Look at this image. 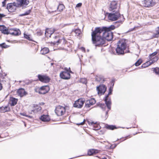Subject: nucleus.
I'll list each match as a JSON object with an SVG mask.
<instances>
[{
    "mask_svg": "<svg viewBox=\"0 0 159 159\" xmlns=\"http://www.w3.org/2000/svg\"><path fill=\"white\" fill-rule=\"evenodd\" d=\"M55 39L56 41L53 42L54 45H58L59 44H61V45H64L66 43L65 39L63 37H59L58 36H55Z\"/></svg>",
    "mask_w": 159,
    "mask_h": 159,
    "instance_id": "obj_5",
    "label": "nucleus"
},
{
    "mask_svg": "<svg viewBox=\"0 0 159 159\" xmlns=\"http://www.w3.org/2000/svg\"><path fill=\"white\" fill-rule=\"evenodd\" d=\"M9 33V34L15 36L19 35L20 34V31L19 29L15 30H10Z\"/></svg>",
    "mask_w": 159,
    "mask_h": 159,
    "instance_id": "obj_19",
    "label": "nucleus"
},
{
    "mask_svg": "<svg viewBox=\"0 0 159 159\" xmlns=\"http://www.w3.org/2000/svg\"><path fill=\"white\" fill-rule=\"evenodd\" d=\"M25 93L24 89H20L17 91V93L20 97L23 96L25 95Z\"/></svg>",
    "mask_w": 159,
    "mask_h": 159,
    "instance_id": "obj_25",
    "label": "nucleus"
},
{
    "mask_svg": "<svg viewBox=\"0 0 159 159\" xmlns=\"http://www.w3.org/2000/svg\"><path fill=\"white\" fill-rule=\"evenodd\" d=\"M85 121V120H84V121L82 122L79 123V124H77V125H83L84 124Z\"/></svg>",
    "mask_w": 159,
    "mask_h": 159,
    "instance_id": "obj_39",
    "label": "nucleus"
},
{
    "mask_svg": "<svg viewBox=\"0 0 159 159\" xmlns=\"http://www.w3.org/2000/svg\"><path fill=\"white\" fill-rule=\"evenodd\" d=\"M143 5L144 7H148L152 6L154 5L152 0H145L144 1Z\"/></svg>",
    "mask_w": 159,
    "mask_h": 159,
    "instance_id": "obj_18",
    "label": "nucleus"
},
{
    "mask_svg": "<svg viewBox=\"0 0 159 159\" xmlns=\"http://www.w3.org/2000/svg\"><path fill=\"white\" fill-rule=\"evenodd\" d=\"M40 119L43 121L48 122L50 120V118L49 116L48 115H43L42 116Z\"/></svg>",
    "mask_w": 159,
    "mask_h": 159,
    "instance_id": "obj_22",
    "label": "nucleus"
},
{
    "mask_svg": "<svg viewBox=\"0 0 159 159\" xmlns=\"http://www.w3.org/2000/svg\"><path fill=\"white\" fill-rule=\"evenodd\" d=\"M84 101L82 99H79L74 104V107L78 108H81L83 106Z\"/></svg>",
    "mask_w": 159,
    "mask_h": 159,
    "instance_id": "obj_13",
    "label": "nucleus"
},
{
    "mask_svg": "<svg viewBox=\"0 0 159 159\" xmlns=\"http://www.w3.org/2000/svg\"><path fill=\"white\" fill-rule=\"evenodd\" d=\"M64 8V6L63 4H59L57 7V9L59 11H61L63 10Z\"/></svg>",
    "mask_w": 159,
    "mask_h": 159,
    "instance_id": "obj_29",
    "label": "nucleus"
},
{
    "mask_svg": "<svg viewBox=\"0 0 159 159\" xmlns=\"http://www.w3.org/2000/svg\"><path fill=\"white\" fill-rule=\"evenodd\" d=\"M42 34V33H40V34H39V35H41Z\"/></svg>",
    "mask_w": 159,
    "mask_h": 159,
    "instance_id": "obj_49",
    "label": "nucleus"
},
{
    "mask_svg": "<svg viewBox=\"0 0 159 159\" xmlns=\"http://www.w3.org/2000/svg\"><path fill=\"white\" fill-rule=\"evenodd\" d=\"M75 32L76 35L78 36L80 34L81 32L79 29H76L75 31Z\"/></svg>",
    "mask_w": 159,
    "mask_h": 159,
    "instance_id": "obj_34",
    "label": "nucleus"
},
{
    "mask_svg": "<svg viewBox=\"0 0 159 159\" xmlns=\"http://www.w3.org/2000/svg\"><path fill=\"white\" fill-rule=\"evenodd\" d=\"M112 88L110 87L109 89V93L105 97V101L106 104V106L107 107L108 110L106 112V115H107L108 111L111 109V98L109 97V96L112 94Z\"/></svg>",
    "mask_w": 159,
    "mask_h": 159,
    "instance_id": "obj_3",
    "label": "nucleus"
},
{
    "mask_svg": "<svg viewBox=\"0 0 159 159\" xmlns=\"http://www.w3.org/2000/svg\"><path fill=\"white\" fill-rule=\"evenodd\" d=\"M97 150L94 149H90L88 151V154L89 156H91L96 153Z\"/></svg>",
    "mask_w": 159,
    "mask_h": 159,
    "instance_id": "obj_28",
    "label": "nucleus"
},
{
    "mask_svg": "<svg viewBox=\"0 0 159 159\" xmlns=\"http://www.w3.org/2000/svg\"><path fill=\"white\" fill-rule=\"evenodd\" d=\"M69 69L70 70V72H71V73H72V72L70 70V68H69Z\"/></svg>",
    "mask_w": 159,
    "mask_h": 159,
    "instance_id": "obj_48",
    "label": "nucleus"
},
{
    "mask_svg": "<svg viewBox=\"0 0 159 159\" xmlns=\"http://www.w3.org/2000/svg\"><path fill=\"white\" fill-rule=\"evenodd\" d=\"M19 5L21 6L23 5H27L29 3L28 0H16Z\"/></svg>",
    "mask_w": 159,
    "mask_h": 159,
    "instance_id": "obj_20",
    "label": "nucleus"
},
{
    "mask_svg": "<svg viewBox=\"0 0 159 159\" xmlns=\"http://www.w3.org/2000/svg\"><path fill=\"white\" fill-rule=\"evenodd\" d=\"M134 28H133V29H131L130 30H129V31H132L133 30H134Z\"/></svg>",
    "mask_w": 159,
    "mask_h": 159,
    "instance_id": "obj_45",
    "label": "nucleus"
},
{
    "mask_svg": "<svg viewBox=\"0 0 159 159\" xmlns=\"http://www.w3.org/2000/svg\"><path fill=\"white\" fill-rule=\"evenodd\" d=\"M2 84L0 83V91L2 89Z\"/></svg>",
    "mask_w": 159,
    "mask_h": 159,
    "instance_id": "obj_43",
    "label": "nucleus"
},
{
    "mask_svg": "<svg viewBox=\"0 0 159 159\" xmlns=\"http://www.w3.org/2000/svg\"><path fill=\"white\" fill-rule=\"evenodd\" d=\"M106 86L103 84L100 85L97 88L98 94L100 95L104 94L106 91Z\"/></svg>",
    "mask_w": 159,
    "mask_h": 159,
    "instance_id": "obj_10",
    "label": "nucleus"
},
{
    "mask_svg": "<svg viewBox=\"0 0 159 159\" xmlns=\"http://www.w3.org/2000/svg\"><path fill=\"white\" fill-rule=\"evenodd\" d=\"M80 81L83 83L86 84L87 83V80L85 78L81 79H80Z\"/></svg>",
    "mask_w": 159,
    "mask_h": 159,
    "instance_id": "obj_36",
    "label": "nucleus"
},
{
    "mask_svg": "<svg viewBox=\"0 0 159 159\" xmlns=\"http://www.w3.org/2000/svg\"><path fill=\"white\" fill-rule=\"evenodd\" d=\"M38 77L39 80L43 83H48L50 80V78L45 75H38Z\"/></svg>",
    "mask_w": 159,
    "mask_h": 159,
    "instance_id": "obj_9",
    "label": "nucleus"
},
{
    "mask_svg": "<svg viewBox=\"0 0 159 159\" xmlns=\"http://www.w3.org/2000/svg\"><path fill=\"white\" fill-rule=\"evenodd\" d=\"M102 159H107L106 158H102Z\"/></svg>",
    "mask_w": 159,
    "mask_h": 159,
    "instance_id": "obj_50",
    "label": "nucleus"
},
{
    "mask_svg": "<svg viewBox=\"0 0 159 159\" xmlns=\"http://www.w3.org/2000/svg\"><path fill=\"white\" fill-rule=\"evenodd\" d=\"M115 29L113 25L108 28L98 27L92 33V39L93 43L95 46L101 47L104 45L106 40L109 41L113 38V33L111 30Z\"/></svg>",
    "mask_w": 159,
    "mask_h": 159,
    "instance_id": "obj_1",
    "label": "nucleus"
},
{
    "mask_svg": "<svg viewBox=\"0 0 159 159\" xmlns=\"http://www.w3.org/2000/svg\"><path fill=\"white\" fill-rule=\"evenodd\" d=\"M100 107L102 108V109H105L106 106L104 104H100Z\"/></svg>",
    "mask_w": 159,
    "mask_h": 159,
    "instance_id": "obj_37",
    "label": "nucleus"
},
{
    "mask_svg": "<svg viewBox=\"0 0 159 159\" xmlns=\"http://www.w3.org/2000/svg\"><path fill=\"white\" fill-rule=\"evenodd\" d=\"M40 105H43L44 104V103L43 102H42V103H40Z\"/></svg>",
    "mask_w": 159,
    "mask_h": 159,
    "instance_id": "obj_46",
    "label": "nucleus"
},
{
    "mask_svg": "<svg viewBox=\"0 0 159 159\" xmlns=\"http://www.w3.org/2000/svg\"><path fill=\"white\" fill-rule=\"evenodd\" d=\"M1 111L2 112H5L9 111L10 110V107L8 106H2L0 108Z\"/></svg>",
    "mask_w": 159,
    "mask_h": 159,
    "instance_id": "obj_23",
    "label": "nucleus"
},
{
    "mask_svg": "<svg viewBox=\"0 0 159 159\" xmlns=\"http://www.w3.org/2000/svg\"><path fill=\"white\" fill-rule=\"evenodd\" d=\"M52 64H53V63H51V65H52Z\"/></svg>",
    "mask_w": 159,
    "mask_h": 159,
    "instance_id": "obj_51",
    "label": "nucleus"
},
{
    "mask_svg": "<svg viewBox=\"0 0 159 159\" xmlns=\"http://www.w3.org/2000/svg\"><path fill=\"white\" fill-rule=\"evenodd\" d=\"M142 61L140 60H139L137 61L135 63V65L136 66H138L141 64Z\"/></svg>",
    "mask_w": 159,
    "mask_h": 159,
    "instance_id": "obj_35",
    "label": "nucleus"
},
{
    "mask_svg": "<svg viewBox=\"0 0 159 159\" xmlns=\"http://www.w3.org/2000/svg\"><path fill=\"white\" fill-rule=\"evenodd\" d=\"M31 11L30 10H28L25 11L24 13L22 14H20L19 15V16H24L27 15H29L31 12Z\"/></svg>",
    "mask_w": 159,
    "mask_h": 159,
    "instance_id": "obj_30",
    "label": "nucleus"
},
{
    "mask_svg": "<svg viewBox=\"0 0 159 159\" xmlns=\"http://www.w3.org/2000/svg\"><path fill=\"white\" fill-rule=\"evenodd\" d=\"M35 91L39 93V94H44L47 93L49 90L48 86L45 85L43 86L40 88H37L35 89Z\"/></svg>",
    "mask_w": 159,
    "mask_h": 159,
    "instance_id": "obj_6",
    "label": "nucleus"
},
{
    "mask_svg": "<svg viewBox=\"0 0 159 159\" xmlns=\"http://www.w3.org/2000/svg\"><path fill=\"white\" fill-rule=\"evenodd\" d=\"M156 33H154L153 37L155 38H157L159 36V27H157L156 29Z\"/></svg>",
    "mask_w": 159,
    "mask_h": 159,
    "instance_id": "obj_27",
    "label": "nucleus"
},
{
    "mask_svg": "<svg viewBox=\"0 0 159 159\" xmlns=\"http://www.w3.org/2000/svg\"><path fill=\"white\" fill-rule=\"evenodd\" d=\"M0 47L2 48H7L9 47V46L6 44L5 43H3L2 44H0Z\"/></svg>",
    "mask_w": 159,
    "mask_h": 159,
    "instance_id": "obj_33",
    "label": "nucleus"
},
{
    "mask_svg": "<svg viewBox=\"0 0 159 159\" xmlns=\"http://www.w3.org/2000/svg\"><path fill=\"white\" fill-rule=\"evenodd\" d=\"M66 112V109L65 107L61 106H58L56 107L55 112L57 116H60L63 115Z\"/></svg>",
    "mask_w": 159,
    "mask_h": 159,
    "instance_id": "obj_7",
    "label": "nucleus"
},
{
    "mask_svg": "<svg viewBox=\"0 0 159 159\" xmlns=\"http://www.w3.org/2000/svg\"><path fill=\"white\" fill-rule=\"evenodd\" d=\"M126 48V43L124 39L120 40L117 43L116 49V53L118 55L124 54V51Z\"/></svg>",
    "mask_w": 159,
    "mask_h": 159,
    "instance_id": "obj_2",
    "label": "nucleus"
},
{
    "mask_svg": "<svg viewBox=\"0 0 159 159\" xmlns=\"http://www.w3.org/2000/svg\"><path fill=\"white\" fill-rule=\"evenodd\" d=\"M49 52V49L47 48H44L41 49L40 53L44 55L48 53Z\"/></svg>",
    "mask_w": 159,
    "mask_h": 159,
    "instance_id": "obj_26",
    "label": "nucleus"
},
{
    "mask_svg": "<svg viewBox=\"0 0 159 159\" xmlns=\"http://www.w3.org/2000/svg\"><path fill=\"white\" fill-rule=\"evenodd\" d=\"M0 30L4 34H8L10 32V30H8L7 27L3 25H0Z\"/></svg>",
    "mask_w": 159,
    "mask_h": 159,
    "instance_id": "obj_17",
    "label": "nucleus"
},
{
    "mask_svg": "<svg viewBox=\"0 0 159 159\" xmlns=\"http://www.w3.org/2000/svg\"><path fill=\"white\" fill-rule=\"evenodd\" d=\"M96 80H97V81H100V80H98V78H97V79H96Z\"/></svg>",
    "mask_w": 159,
    "mask_h": 159,
    "instance_id": "obj_47",
    "label": "nucleus"
},
{
    "mask_svg": "<svg viewBox=\"0 0 159 159\" xmlns=\"http://www.w3.org/2000/svg\"><path fill=\"white\" fill-rule=\"evenodd\" d=\"M5 16L3 14H0V19H1L2 17L4 16Z\"/></svg>",
    "mask_w": 159,
    "mask_h": 159,
    "instance_id": "obj_41",
    "label": "nucleus"
},
{
    "mask_svg": "<svg viewBox=\"0 0 159 159\" xmlns=\"http://www.w3.org/2000/svg\"><path fill=\"white\" fill-rule=\"evenodd\" d=\"M34 108L32 110V111L34 113H36L39 111L41 109V107L37 105H34Z\"/></svg>",
    "mask_w": 159,
    "mask_h": 159,
    "instance_id": "obj_24",
    "label": "nucleus"
},
{
    "mask_svg": "<svg viewBox=\"0 0 159 159\" xmlns=\"http://www.w3.org/2000/svg\"><path fill=\"white\" fill-rule=\"evenodd\" d=\"M17 101V100L16 98H11L10 100L9 104L11 106H13L16 104Z\"/></svg>",
    "mask_w": 159,
    "mask_h": 159,
    "instance_id": "obj_21",
    "label": "nucleus"
},
{
    "mask_svg": "<svg viewBox=\"0 0 159 159\" xmlns=\"http://www.w3.org/2000/svg\"><path fill=\"white\" fill-rule=\"evenodd\" d=\"M107 14L108 15V19L113 21L117 20L120 16V14L118 11H117L115 13H107Z\"/></svg>",
    "mask_w": 159,
    "mask_h": 159,
    "instance_id": "obj_4",
    "label": "nucleus"
},
{
    "mask_svg": "<svg viewBox=\"0 0 159 159\" xmlns=\"http://www.w3.org/2000/svg\"><path fill=\"white\" fill-rule=\"evenodd\" d=\"M6 2L4 1L2 2V7H4L5 6V5L6 4L5 3Z\"/></svg>",
    "mask_w": 159,
    "mask_h": 159,
    "instance_id": "obj_42",
    "label": "nucleus"
},
{
    "mask_svg": "<svg viewBox=\"0 0 159 159\" xmlns=\"http://www.w3.org/2000/svg\"><path fill=\"white\" fill-rule=\"evenodd\" d=\"M18 7H19V4L16 2L8 3L7 5V9L9 12H13Z\"/></svg>",
    "mask_w": 159,
    "mask_h": 159,
    "instance_id": "obj_8",
    "label": "nucleus"
},
{
    "mask_svg": "<svg viewBox=\"0 0 159 159\" xmlns=\"http://www.w3.org/2000/svg\"><path fill=\"white\" fill-rule=\"evenodd\" d=\"M117 6V2L116 1H111L109 5L108 8L109 10L111 11L114 12L115 9H116Z\"/></svg>",
    "mask_w": 159,
    "mask_h": 159,
    "instance_id": "obj_12",
    "label": "nucleus"
},
{
    "mask_svg": "<svg viewBox=\"0 0 159 159\" xmlns=\"http://www.w3.org/2000/svg\"><path fill=\"white\" fill-rule=\"evenodd\" d=\"M152 59H155V60H153V61L152 60H150L148 61L146 63L143 64L141 66V67L142 68H145L148 66L150 65L151 64L153 63L154 62L153 61H156L158 60L157 58L156 57H154L152 58Z\"/></svg>",
    "mask_w": 159,
    "mask_h": 159,
    "instance_id": "obj_15",
    "label": "nucleus"
},
{
    "mask_svg": "<svg viewBox=\"0 0 159 159\" xmlns=\"http://www.w3.org/2000/svg\"><path fill=\"white\" fill-rule=\"evenodd\" d=\"M106 127L107 129L111 130H113L114 129L116 128V126L113 125H107Z\"/></svg>",
    "mask_w": 159,
    "mask_h": 159,
    "instance_id": "obj_32",
    "label": "nucleus"
},
{
    "mask_svg": "<svg viewBox=\"0 0 159 159\" xmlns=\"http://www.w3.org/2000/svg\"><path fill=\"white\" fill-rule=\"evenodd\" d=\"M24 37L29 40L31 41L32 39L30 35H28L25 33L24 34Z\"/></svg>",
    "mask_w": 159,
    "mask_h": 159,
    "instance_id": "obj_31",
    "label": "nucleus"
},
{
    "mask_svg": "<svg viewBox=\"0 0 159 159\" xmlns=\"http://www.w3.org/2000/svg\"><path fill=\"white\" fill-rule=\"evenodd\" d=\"M54 30L52 29H47L45 30V35L46 37H50L51 35L54 33Z\"/></svg>",
    "mask_w": 159,
    "mask_h": 159,
    "instance_id": "obj_16",
    "label": "nucleus"
},
{
    "mask_svg": "<svg viewBox=\"0 0 159 159\" xmlns=\"http://www.w3.org/2000/svg\"><path fill=\"white\" fill-rule=\"evenodd\" d=\"M20 114L22 115H23V116H26V115H25V114L24 113H20Z\"/></svg>",
    "mask_w": 159,
    "mask_h": 159,
    "instance_id": "obj_44",
    "label": "nucleus"
},
{
    "mask_svg": "<svg viewBox=\"0 0 159 159\" xmlns=\"http://www.w3.org/2000/svg\"><path fill=\"white\" fill-rule=\"evenodd\" d=\"M60 76L61 78L65 80L69 79L70 77V75L68 71V69L67 71L61 72L60 74Z\"/></svg>",
    "mask_w": 159,
    "mask_h": 159,
    "instance_id": "obj_11",
    "label": "nucleus"
},
{
    "mask_svg": "<svg viewBox=\"0 0 159 159\" xmlns=\"http://www.w3.org/2000/svg\"><path fill=\"white\" fill-rule=\"evenodd\" d=\"M157 53V52H155L153 53H152L150 55V57H151V58H152V57L156 55Z\"/></svg>",
    "mask_w": 159,
    "mask_h": 159,
    "instance_id": "obj_38",
    "label": "nucleus"
},
{
    "mask_svg": "<svg viewBox=\"0 0 159 159\" xmlns=\"http://www.w3.org/2000/svg\"><path fill=\"white\" fill-rule=\"evenodd\" d=\"M82 5V3H79L77 4L76 7H80Z\"/></svg>",
    "mask_w": 159,
    "mask_h": 159,
    "instance_id": "obj_40",
    "label": "nucleus"
},
{
    "mask_svg": "<svg viewBox=\"0 0 159 159\" xmlns=\"http://www.w3.org/2000/svg\"><path fill=\"white\" fill-rule=\"evenodd\" d=\"M96 100L94 98H91L87 100L85 103V107L86 108H89L92 105L95 103Z\"/></svg>",
    "mask_w": 159,
    "mask_h": 159,
    "instance_id": "obj_14",
    "label": "nucleus"
}]
</instances>
